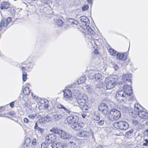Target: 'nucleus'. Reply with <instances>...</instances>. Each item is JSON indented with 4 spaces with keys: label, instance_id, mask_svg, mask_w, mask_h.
I'll use <instances>...</instances> for the list:
<instances>
[{
    "label": "nucleus",
    "instance_id": "39448f33",
    "mask_svg": "<svg viewBox=\"0 0 148 148\" xmlns=\"http://www.w3.org/2000/svg\"><path fill=\"white\" fill-rule=\"evenodd\" d=\"M77 135L79 137L84 138H89L91 136L93 137L94 136L92 131L91 130H83L79 132L78 133Z\"/></svg>",
    "mask_w": 148,
    "mask_h": 148
},
{
    "label": "nucleus",
    "instance_id": "603ef678",
    "mask_svg": "<svg viewBox=\"0 0 148 148\" xmlns=\"http://www.w3.org/2000/svg\"><path fill=\"white\" fill-rule=\"evenodd\" d=\"M15 102V101H12V102H10L9 104L11 108H13L14 106V103Z\"/></svg>",
    "mask_w": 148,
    "mask_h": 148
},
{
    "label": "nucleus",
    "instance_id": "13d9d810",
    "mask_svg": "<svg viewBox=\"0 0 148 148\" xmlns=\"http://www.w3.org/2000/svg\"><path fill=\"white\" fill-rule=\"evenodd\" d=\"M32 95L34 98L36 99H38V96L36 97L35 95H34V93L32 92Z\"/></svg>",
    "mask_w": 148,
    "mask_h": 148
},
{
    "label": "nucleus",
    "instance_id": "49530a36",
    "mask_svg": "<svg viewBox=\"0 0 148 148\" xmlns=\"http://www.w3.org/2000/svg\"><path fill=\"white\" fill-rule=\"evenodd\" d=\"M129 86H130L129 85H123V89L124 90V91H127V90L129 88Z\"/></svg>",
    "mask_w": 148,
    "mask_h": 148
},
{
    "label": "nucleus",
    "instance_id": "e2e57ef3",
    "mask_svg": "<svg viewBox=\"0 0 148 148\" xmlns=\"http://www.w3.org/2000/svg\"><path fill=\"white\" fill-rule=\"evenodd\" d=\"M27 106V104L26 102L25 101L23 104V106L24 108H25Z\"/></svg>",
    "mask_w": 148,
    "mask_h": 148
},
{
    "label": "nucleus",
    "instance_id": "4468645a",
    "mask_svg": "<svg viewBox=\"0 0 148 148\" xmlns=\"http://www.w3.org/2000/svg\"><path fill=\"white\" fill-rule=\"evenodd\" d=\"M53 135V134H50L46 136V137L45 140L46 142V143L48 145L49 144H52L53 143H54V141L55 139H56V138L54 135H53V139L52 136Z\"/></svg>",
    "mask_w": 148,
    "mask_h": 148
},
{
    "label": "nucleus",
    "instance_id": "3c124183",
    "mask_svg": "<svg viewBox=\"0 0 148 148\" xmlns=\"http://www.w3.org/2000/svg\"><path fill=\"white\" fill-rule=\"evenodd\" d=\"M98 124L100 125H102L104 123V121L103 120L99 121L98 123Z\"/></svg>",
    "mask_w": 148,
    "mask_h": 148
},
{
    "label": "nucleus",
    "instance_id": "473e14b6",
    "mask_svg": "<svg viewBox=\"0 0 148 148\" xmlns=\"http://www.w3.org/2000/svg\"><path fill=\"white\" fill-rule=\"evenodd\" d=\"M68 22L70 23H73L75 25H77L78 22L76 21H75L74 19L69 18L68 20Z\"/></svg>",
    "mask_w": 148,
    "mask_h": 148
},
{
    "label": "nucleus",
    "instance_id": "6ab92c4d",
    "mask_svg": "<svg viewBox=\"0 0 148 148\" xmlns=\"http://www.w3.org/2000/svg\"><path fill=\"white\" fill-rule=\"evenodd\" d=\"M132 74L131 73H128L127 74H124L122 75V77L123 80L125 81H128L130 82V84H132V81L131 79V77Z\"/></svg>",
    "mask_w": 148,
    "mask_h": 148
},
{
    "label": "nucleus",
    "instance_id": "7c9ffc66",
    "mask_svg": "<svg viewBox=\"0 0 148 148\" xmlns=\"http://www.w3.org/2000/svg\"><path fill=\"white\" fill-rule=\"evenodd\" d=\"M131 88L130 87V88L128 89L127 91H124L125 93V96L126 95L128 96H130L132 94V90Z\"/></svg>",
    "mask_w": 148,
    "mask_h": 148
},
{
    "label": "nucleus",
    "instance_id": "f8f14e48",
    "mask_svg": "<svg viewBox=\"0 0 148 148\" xmlns=\"http://www.w3.org/2000/svg\"><path fill=\"white\" fill-rule=\"evenodd\" d=\"M51 146L52 148H66L67 147L65 143L61 142L53 143Z\"/></svg>",
    "mask_w": 148,
    "mask_h": 148
},
{
    "label": "nucleus",
    "instance_id": "052dcab7",
    "mask_svg": "<svg viewBox=\"0 0 148 148\" xmlns=\"http://www.w3.org/2000/svg\"><path fill=\"white\" fill-rule=\"evenodd\" d=\"M69 143H70V145L72 144L71 146H73V147H75V144L74 143L73 141H70Z\"/></svg>",
    "mask_w": 148,
    "mask_h": 148
},
{
    "label": "nucleus",
    "instance_id": "a18cd8bd",
    "mask_svg": "<svg viewBox=\"0 0 148 148\" xmlns=\"http://www.w3.org/2000/svg\"><path fill=\"white\" fill-rule=\"evenodd\" d=\"M133 132V130L131 129L130 130H129L128 132L126 133V134L127 135L130 136L131 135Z\"/></svg>",
    "mask_w": 148,
    "mask_h": 148
},
{
    "label": "nucleus",
    "instance_id": "5701e85b",
    "mask_svg": "<svg viewBox=\"0 0 148 148\" xmlns=\"http://www.w3.org/2000/svg\"><path fill=\"white\" fill-rule=\"evenodd\" d=\"M86 30H87V32L88 35L89 34V33L92 35H93L95 34V31L90 26H88V25L86 26Z\"/></svg>",
    "mask_w": 148,
    "mask_h": 148
},
{
    "label": "nucleus",
    "instance_id": "f257e3e1",
    "mask_svg": "<svg viewBox=\"0 0 148 148\" xmlns=\"http://www.w3.org/2000/svg\"><path fill=\"white\" fill-rule=\"evenodd\" d=\"M121 116L120 111L115 108L111 109L107 113V117L110 121H116Z\"/></svg>",
    "mask_w": 148,
    "mask_h": 148
},
{
    "label": "nucleus",
    "instance_id": "aec40b11",
    "mask_svg": "<svg viewBox=\"0 0 148 148\" xmlns=\"http://www.w3.org/2000/svg\"><path fill=\"white\" fill-rule=\"evenodd\" d=\"M10 7L9 3L7 2H2L0 5V8L1 10L7 9Z\"/></svg>",
    "mask_w": 148,
    "mask_h": 148
},
{
    "label": "nucleus",
    "instance_id": "9d476101",
    "mask_svg": "<svg viewBox=\"0 0 148 148\" xmlns=\"http://www.w3.org/2000/svg\"><path fill=\"white\" fill-rule=\"evenodd\" d=\"M79 118L75 115H72L68 116L67 118V120L69 124L73 125V124L79 121Z\"/></svg>",
    "mask_w": 148,
    "mask_h": 148
},
{
    "label": "nucleus",
    "instance_id": "c85d7f7f",
    "mask_svg": "<svg viewBox=\"0 0 148 148\" xmlns=\"http://www.w3.org/2000/svg\"><path fill=\"white\" fill-rule=\"evenodd\" d=\"M55 121H58L63 117V115L59 114H56L54 115Z\"/></svg>",
    "mask_w": 148,
    "mask_h": 148
},
{
    "label": "nucleus",
    "instance_id": "f3484780",
    "mask_svg": "<svg viewBox=\"0 0 148 148\" xmlns=\"http://www.w3.org/2000/svg\"><path fill=\"white\" fill-rule=\"evenodd\" d=\"M116 56L117 58L121 60H125L127 59L126 53L118 52Z\"/></svg>",
    "mask_w": 148,
    "mask_h": 148
},
{
    "label": "nucleus",
    "instance_id": "b1692460",
    "mask_svg": "<svg viewBox=\"0 0 148 148\" xmlns=\"http://www.w3.org/2000/svg\"><path fill=\"white\" fill-rule=\"evenodd\" d=\"M96 86L97 88L101 89V90H105V85L103 84L102 82H100L97 83L96 84Z\"/></svg>",
    "mask_w": 148,
    "mask_h": 148
},
{
    "label": "nucleus",
    "instance_id": "680f3d73",
    "mask_svg": "<svg viewBox=\"0 0 148 148\" xmlns=\"http://www.w3.org/2000/svg\"><path fill=\"white\" fill-rule=\"evenodd\" d=\"M46 101H45V102L46 103L44 106V107L46 108H47L49 106V105L48 103H46Z\"/></svg>",
    "mask_w": 148,
    "mask_h": 148
},
{
    "label": "nucleus",
    "instance_id": "37998d69",
    "mask_svg": "<svg viewBox=\"0 0 148 148\" xmlns=\"http://www.w3.org/2000/svg\"><path fill=\"white\" fill-rule=\"evenodd\" d=\"M38 122L40 123H45L43 117H41L38 120Z\"/></svg>",
    "mask_w": 148,
    "mask_h": 148
},
{
    "label": "nucleus",
    "instance_id": "72a5a7b5",
    "mask_svg": "<svg viewBox=\"0 0 148 148\" xmlns=\"http://www.w3.org/2000/svg\"><path fill=\"white\" fill-rule=\"evenodd\" d=\"M89 8V5L88 4L84 5L82 7V11H85Z\"/></svg>",
    "mask_w": 148,
    "mask_h": 148
},
{
    "label": "nucleus",
    "instance_id": "c9c22d12",
    "mask_svg": "<svg viewBox=\"0 0 148 148\" xmlns=\"http://www.w3.org/2000/svg\"><path fill=\"white\" fill-rule=\"evenodd\" d=\"M40 1L44 5H49L50 2V0H40Z\"/></svg>",
    "mask_w": 148,
    "mask_h": 148
},
{
    "label": "nucleus",
    "instance_id": "393cba45",
    "mask_svg": "<svg viewBox=\"0 0 148 148\" xmlns=\"http://www.w3.org/2000/svg\"><path fill=\"white\" fill-rule=\"evenodd\" d=\"M129 114L130 116L133 118H135L138 115V111H135L134 110V111H131L129 112Z\"/></svg>",
    "mask_w": 148,
    "mask_h": 148
},
{
    "label": "nucleus",
    "instance_id": "0eeeda50",
    "mask_svg": "<svg viewBox=\"0 0 148 148\" xmlns=\"http://www.w3.org/2000/svg\"><path fill=\"white\" fill-rule=\"evenodd\" d=\"M116 80L113 78H110L106 83L105 90L112 89L116 84Z\"/></svg>",
    "mask_w": 148,
    "mask_h": 148
},
{
    "label": "nucleus",
    "instance_id": "dca6fc26",
    "mask_svg": "<svg viewBox=\"0 0 148 148\" xmlns=\"http://www.w3.org/2000/svg\"><path fill=\"white\" fill-rule=\"evenodd\" d=\"M138 115L141 118L144 119L148 118V113L143 110L138 111Z\"/></svg>",
    "mask_w": 148,
    "mask_h": 148
},
{
    "label": "nucleus",
    "instance_id": "c03bdc74",
    "mask_svg": "<svg viewBox=\"0 0 148 148\" xmlns=\"http://www.w3.org/2000/svg\"><path fill=\"white\" fill-rule=\"evenodd\" d=\"M36 116V114H30L29 115H28V116L29 119H33L35 118Z\"/></svg>",
    "mask_w": 148,
    "mask_h": 148
},
{
    "label": "nucleus",
    "instance_id": "09e8293b",
    "mask_svg": "<svg viewBox=\"0 0 148 148\" xmlns=\"http://www.w3.org/2000/svg\"><path fill=\"white\" fill-rule=\"evenodd\" d=\"M100 119V117L99 116H98L97 115H95L94 116V120L98 121H99Z\"/></svg>",
    "mask_w": 148,
    "mask_h": 148
},
{
    "label": "nucleus",
    "instance_id": "774afa93",
    "mask_svg": "<svg viewBox=\"0 0 148 148\" xmlns=\"http://www.w3.org/2000/svg\"><path fill=\"white\" fill-rule=\"evenodd\" d=\"M21 69L23 72V71H23L25 70L26 69V68L25 67H21Z\"/></svg>",
    "mask_w": 148,
    "mask_h": 148
},
{
    "label": "nucleus",
    "instance_id": "ddd939ff",
    "mask_svg": "<svg viewBox=\"0 0 148 148\" xmlns=\"http://www.w3.org/2000/svg\"><path fill=\"white\" fill-rule=\"evenodd\" d=\"M79 20L83 25L86 26L89 25L90 23L89 20L87 17L84 16H80L79 18Z\"/></svg>",
    "mask_w": 148,
    "mask_h": 148
},
{
    "label": "nucleus",
    "instance_id": "20e7f679",
    "mask_svg": "<svg viewBox=\"0 0 148 148\" xmlns=\"http://www.w3.org/2000/svg\"><path fill=\"white\" fill-rule=\"evenodd\" d=\"M116 97L117 100L120 102H125L126 101L125 94L123 90L118 91L116 94Z\"/></svg>",
    "mask_w": 148,
    "mask_h": 148
},
{
    "label": "nucleus",
    "instance_id": "79ce46f5",
    "mask_svg": "<svg viewBox=\"0 0 148 148\" xmlns=\"http://www.w3.org/2000/svg\"><path fill=\"white\" fill-rule=\"evenodd\" d=\"M132 122L133 125L135 126L138 125L139 123V122L138 121L135 119L133 120Z\"/></svg>",
    "mask_w": 148,
    "mask_h": 148
},
{
    "label": "nucleus",
    "instance_id": "0e129e2a",
    "mask_svg": "<svg viewBox=\"0 0 148 148\" xmlns=\"http://www.w3.org/2000/svg\"><path fill=\"white\" fill-rule=\"evenodd\" d=\"M4 110V108L3 106L0 107V112H3Z\"/></svg>",
    "mask_w": 148,
    "mask_h": 148
},
{
    "label": "nucleus",
    "instance_id": "cd10ccee",
    "mask_svg": "<svg viewBox=\"0 0 148 148\" xmlns=\"http://www.w3.org/2000/svg\"><path fill=\"white\" fill-rule=\"evenodd\" d=\"M109 52L110 53V54L112 56H116L117 53L116 51L114 49L110 48L109 49Z\"/></svg>",
    "mask_w": 148,
    "mask_h": 148
},
{
    "label": "nucleus",
    "instance_id": "4c0bfd02",
    "mask_svg": "<svg viewBox=\"0 0 148 148\" xmlns=\"http://www.w3.org/2000/svg\"><path fill=\"white\" fill-rule=\"evenodd\" d=\"M7 114H9L12 117H14L15 116V113L14 111H8L7 112Z\"/></svg>",
    "mask_w": 148,
    "mask_h": 148
},
{
    "label": "nucleus",
    "instance_id": "ea45409f",
    "mask_svg": "<svg viewBox=\"0 0 148 148\" xmlns=\"http://www.w3.org/2000/svg\"><path fill=\"white\" fill-rule=\"evenodd\" d=\"M3 26L5 27V21L4 20L2 19L0 23V31L1 30Z\"/></svg>",
    "mask_w": 148,
    "mask_h": 148
},
{
    "label": "nucleus",
    "instance_id": "4be33fe9",
    "mask_svg": "<svg viewBox=\"0 0 148 148\" xmlns=\"http://www.w3.org/2000/svg\"><path fill=\"white\" fill-rule=\"evenodd\" d=\"M35 65V64L32 62H30L26 66V70L27 72L31 71L32 69L34 66Z\"/></svg>",
    "mask_w": 148,
    "mask_h": 148
},
{
    "label": "nucleus",
    "instance_id": "a211bd4d",
    "mask_svg": "<svg viewBox=\"0 0 148 148\" xmlns=\"http://www.w3.org/2000/svg\"><path fill=\"white\" fill-rule=\"evenodd\" d=\"M89 78L90 79H95L96 80H97L102 79V76L101 74L97 73L90 75Z\"/></svg>",
    "mask_w": 148,
    "mask_h": 148
},
{
    "label": "nucleus",
    "instance_id": "6e6552de",
    "mask_svg": "<svg viewBox=\"0 0 148 148\" xmlns=\"http://www.w3.org/2000/svg\"><path fill=\"white\" fill-rule=\"evenodd\" d=\"M99 111L103 114H107L108 108L107 105L104 103H100L98 106Z\"/></svg>",
    "mask_w": 148,
    "mask_h": 148
},
{
    "label": "nucleus",
    "instance_id": "a878e982",
    "mask_svg": "<svg viewBox=\"0 0 148 148\" xmlns=\"http://www.w3.org/2000/svg\"><path fill=\"white\" fill-rule=\"evenodd\" d=\"M86 79V77L84 75H83L77 81V83L79 84H81L84 82Z\"/></svg>",
    "mask_w": 148,
    "mask_h": 148
},
{
    "label": "nucleus",
    "instance_id": "338daca9",
    "mask_svg": "<svg viewBox=\"0 0 148 148\" xmlns=\"http://www.w3.org/2000/svg\"><path fill=\"white\" fill-rule=\"evenodd\" d=\"M87 1L88 3V4H91V5H92V0H87Z\"/></svg>",
    "mask_w": 148,
    "mask_h": 148
},
{
    "label": "nucleus",
    "instance_id": "4d7b16f0",
    "mask_svg": "<svg viewBox=\"0 0 148 148\" xmlns=\"http://www.w3.org/2000/svg\"><path fill=\"white\" fill-rule=\"evenodd\" d=\"M37 130H38V131L40 132L41 133H42L43 131L42 128H41L39 127L38 128Z\"/></svg>",
    "mask_w": 148,
    "mask_h": 148
},
{
    "label": "nucleus",
    "instance_id": "f03ea898",
    "mask_svg": "<svg viewBox=\"0 0 148 148\" xmlns=\"http://www.w3.org/2000/svg\"><path fill=\"white\" fill-rule=\"evenodd\" d=\"M50 132L58 134L61 138L64 139H69L72 137V136L69 133L58 128H53L50 130Z\"/></svg>",
    "mask_w": 148,
    "mask_h": 148
},
{
    "label": "nucleus",
    "instance_id": "58836bf2",
    "mask_svg": "<svg viewBox=\"0 0 148 148\" xmlns=\"http://www.w3.org/2000/svg\"><path fill=\"white\" fill-rule=\"evenodd\" d=\"M140 107H141V106L138 104V103H136L134 105V110H136V109L138 110H138H139V108Z\"/></svg>",
    "mask_w": 148,
    "mask_h": 148
},
{
    "label": "nucleus",
    "instance_id": "69168bd1",
    "mask_svg": "<svg viewBox=\"0 0 148 148\" xmlns=\"http://www.w3.org/2000/svg\"><path fill=\"white\" fill-rule=\"evenodd\" d=\"M94 52V53L96 54H99L98 51V49H95Z\"/></svg>",
    "mask_w": 148,
    "mask_h": 148
},
{
    "label": "nucleus",
    "instance_id": "e433bc0d",
    "mask_svg": "<svg viewBox=\"0 0 148 148\" xmlns=\"http://www.w3.org/2000/svg\"><path fill=\"white\" fill-rule=\"evenodd\" d=\"M48 145L46 142H44L41 144V148H48Z\"/></svg>",
    "mask_w": 148,
    "mask_h": 148
},
{
    "label": "nucleus",
    "instance_id": "9b49d317",
    "mask_svg": "<svg viewBox=\"0 0 148 148\" xmlns=\"http://www.w3.org/2000/svg\"><path fill=\"white\" fill-rule=\"evenodd\" d=\"M84 126V123L82 122H79V121L71 125L72 128L76 130H80L83 128Z\"/></svg>",
    "mask_w": 148,
    "mask_h": 148
},
{
    "label": "nucleus",
    "instance_id": "a19ab883",
    "mask_svg": "<svg viewBox=\"0 0 148 148\" xmlns=\"http://www.w3.org/2000/svg\"><path fill=\"white\" fill-rule=\"evenodd\" d=\"M56 23L59 26H61L63 23L62 21L60 19H58L56 21Z\"/></svg>",
    "mask_w": 148,
    "mask_h": 148
},
{
    "label": "nucleus",
    "instance_id": "1a4fd4ad",
    "mask_svg": "<svg viewBox=\"0 0 148 148\" xmlns=\"http://www.w3.org/2000/svg\"><path fill=\"white\" fill-rule=\"evenodd\" d=\"M62 91L64 92L63 99L67 101L71 100L72 92L70 89H65Z\"/></svg>",
    "mask_w": 148,
    "mask_h": 148
},
{
    "label": "nucleus",
    "instance_id": "c756f323",
    "mask_svg": "<svg viewBox=\"0 0 148 148\" xmlns=\"http://www.w3.org/2000/svg\"><path fill=\"white\" fill-rule=\"evenodd\" d=\"M23 92V93L25 95H28L30 92V90L29 87H25L24 88Z\"/></svg>",
    "mask_w": 148,
    "mask_h": 148
},
{
    "label": "nucleus",
    "instance_id": "864d4df0",
    "mask_svg": "<svg viewBox=\"0 0 148 148\" xmlns=\"http://www.w3.org/2000/svg\"><path fill=\"white\" fill-rule=\"evenodd\" d=\"M23 120L24 122L25 123H27L29 122V120L26 118H24Z\"/></svg>",
    "mask_w": 148,
    "mask_h": 148
},
{
    "label": "nucleus",
    "instance_id": "2eb2a0df",
    "mask_svg": "<svg viewBox=\"0 0 148 148\" xmlns=\"http://www.w3.org/2000/svg\"><path fill=\"white\" fill-rule=\"evenodd\" d=\"M57 107L59 109L62 110L64 113H66L69 114H71V113H72V111L70 108L65 107L61 104H58L57 106Z\"/></svg>",
    "mask_w": 148,
    "mask_h": 148
},
{
    "label": "nucleus",
    "instance_id": "f704fd0d",
    "mask_svg": "<svg viewBox=\"0 0 148 148\" xmlns=\"http://www.w3.org/2000/svg\"><path fill=\"white\" fill-rule=\"evenodd\" d=\"M27 73L25 71H23L22 72V79L23 81L25 82L26 81L27 77Z\"/></svg>",
    "mask_w": 148,
    "mask_h": 148
},
{
    "label": "nucleus",
    "instance_id": "8fccbe9b",
    "mask_svg": "<svg viewBox=\"0 0 148 148\" xmlns=\"http://www.w3.org/2000/svg\"><path fill=\"white\" fill-rule=\"evenodd\" d=\"M145 143H143V145L144 146H148V139H144Z\"/></svg>",
    "mask_w": 148,
    "mask_h": 148
},
{
    "label": "nucleus",
    "instance_id": "7ed1b4c3",
    "mask_svg": "<svg viewBox=\"0 0 148 148\" xmlns=\"http://www.w3.org/2000/svg\"><path fill=\"white\" fill-rule=\"evenodd\" d=\"M113 125L115 128L121 130H125L129 127L128 123L124 121H120L114 123Z\"/></svg>",
    "mask_w": 148,
    "mask_h": 148
},
{
    "label": "nucleus",
    "instance_id": "bb28decb",
    "mask_svg": "<svg viewBox=\"0 0 148 148\" xmlns=\"http://www.w3.org/2000/svg\"><path fill=\"white\" fill-rule=\"evenodd\" d=\"M31 140L29 138H27L25 140L23 146L24 147H27L29 146V144L31 143Z\"/></svg>",
    "mask_w": 148,
    "mask_h": 148
},
{
    "label": "nucleus",
    "instance_id": "de8ad7c7",
    "mask_svg": "<svg viewBox=\"0 0 148 148\" xmlns=\"http://www.w3.org/2000/svg\"><path fill=\"white\" fill-rule=\"evenodd\" d=\"M113 68L116 71H118L119 69V66L116 64H114L113 65Z\"/></svg>",
    "mask_w": 148,
    "mask_h": 148
},
{
    "label": "nucleus",
    "instance_id": "bf43d9fd",
    "mask_svg": "<svg viewBox=\"0 0 148 148\" xmlns=\"http://www.w3.org/2000/svg\"><path fill=\"white\" fill-rule=\"evenodd\" d=\"M38 127H39L38 126L37 123L36 122L35 123V126L34 127V129L35 130H37Z\"/></svg>",
    "mask_w": 148,
    "mask_h": 148
},
{
    "label": "nucleus",
    "instance_id": "6e6d98bb",
    "mask_svg": "<svg viewBox=\"0 0 148 148\" xmlns=\"http://www.w3.org/2000/svg\"><path fill=\"white\" fill-rule=\"evenodd\" d=\"M36 144V139H33L32 142V144L33 145H35Z\"/></svg>",
    "mask_w": 148,
    "mask_h": 148
},
{
    "label": "nucleus",
    "instance_id": "5fc2aeb1",
    "mask_svg": "<svg viewBox=\"0 0 148 148\" xmlns=\"http://www.w3.org/2000/svg\"><path fill=\"white\" fill-rule=\"evenodd\" d=\"M12 20V18L11 17H8L6 19L5 21H7L9 22H10Z\"/></svg>",
    "mask_w": 148,
    "mask_h": 148
},
{
    "label": "nucleus",
    "instance_id": "412c9836",
    "mask_svg": "<svg viewBox=\"0 0 148 148\" xmlns=\"http://www.w3.org/2000/svg\"><path fill=\"white\" fill-rule=\"evenodd\" d=\"M87 103L79 106L80 108L82 109L83 112L85 113H87L88 112V110L89 108V107Z\"/></svg>",
    "mask_w": 148,
    "mask_h": 148
},
{
    "label": "nucleus",
    "instance_id": "423d86ee",
    "mask_svg": "<svg viewBox=\"0 0 148 148\" xmlns=\"http://www.w3.org/2000/svg\"><path fill=\"white\" fill-rule=\"evenodd\" d=\"M88 100L87 95L84 94L82 95H80L78 96L77 98V101L79 106L87 103Z\"/></svg>",
    "mask_w": 148,
    "mask_h": 148
},
{
    "label": "nucleus",
    "instance_id": "2f4dec72",
    "mask_svg": "<svg viewBox=\"0 0 148 148\" xmlns=\"http://www.w3.org/2000/svg\"><path fill=\"white\" fill-rule=\"evenodd\" d=\"M45 123H48L51 120V117L48 115H46L45 116H43Z\"/></svg>",
    "mask_w": 148,
    "mask_h": 148
}]
</instances>
